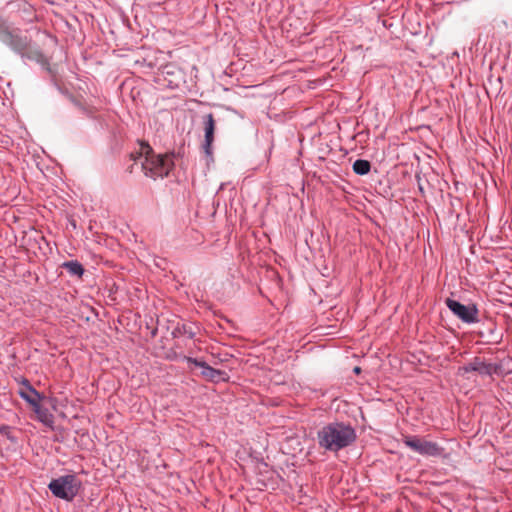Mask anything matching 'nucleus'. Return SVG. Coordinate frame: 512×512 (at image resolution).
Instances as JSON below:
<instances>
[{
	"instance_id": "5",
	"label": "nucleus",
	"mask_w": 512,
	"mask_h": 512,
	"mask_svg": "<svg viewBox=\"0 0 512 512\" xmlns=\"http://www.w3.org/2000/svg\"><path fill=\"white\" fill-rule=\"evenodd\" d=\"M80 483L75 475H65L53 479L48 487L52 494L58 498L71 501L78 494Z\"/></svg>"
},
{
	"instance_id": "13",
	"label": "nucleus",
	"mask_w": 512,
	"mask_h": 512,
	"mask_svg": "<svg viewBox=\"0 0 512 512\" xmlns=\"http://www.w3.org/2000/svg\"><path fill=\"white\" fill-rule=\"evenodd\" d=\"M20 383L24 386V389L19 391L20 397L24 399V396H27L33 399L34 393L38 391L30 384L29 380L26 378H22Z\"/></svg>"
},
{
	"instance_id": "1",
	"label": "nucleus",
	"mask_w": 512,
	"mask_h": 512,
	"mask_svg": "<svg viewBox=\"0 0 512 512\" xmlns=\"http://www.w3.org/2000/svg\"><path fill=\"white\" fill-rule=\"evenodd\" d=\"M355 439V430L351 426L339 422L330 423L318 432L320 447L335 452L349 446Z\"/></svg>"
},
{
	"instance_id": "12",
	"label": "nucleus",
	"mask_w": 512,
	"mask_h": 512,
	"mask_svg": "<svg viewBox=\"0 0 512 512\" xmlns=\"http://www.w3.org/2000/svg\"><path fill=\"white\" fill-rule=\"evenodd\" d=\"M63 267L72 275L81 277L84 273V268L78 261H68L63 264Z\"/></svg>"
},
{
	"instance_id": "17",
	"label": "nucleus",
	"mask_w": 512,
	"mask_h": 512,
	"mask_svg": "<svg viewBox=\"0 0 512 512\" xmlns=\"http://www.w3.org/2000/svg\"><path fill=\"white\" fill-rule=\"evenodd\" d=\"M354 371H355V373H359V372H360V368H359V367H356V368L354 369Z\"/></svg>"
},
{
	"instance_id": "10",
	"label": "nucleus",
	"mask_w": 512,
	"mask_h": 512,
	"mask_svg": "<svg viewBox=\"0 0 512 512\" xmlns=\"http://www.w3.org/2000/svg\"><path fill=\"white\" fill-rule=\"evenodd\" d=\"M42 398L43 397L39 392L34 393L33 399H31L27 396H24V400L32 406L33 411L37 414V418L45 424H51L52 423V415H50L48 413L47 409L43 408L40 405V401Z\"/></svg>"
},
{
	"instance_id": "11",
	"label": "nucleus",
	"mask_w": 512,
	"mask_h": 512,
	"mask_svg": "<svg viewBox=\"0 0 512 512\" xmlns=\"http://www.w3.org/2000/svg\"><path fill=\"white\" fill-rule=\"evenodd\" d=\"M371 170V163L368 160L358 159L353 163V171L358 175H366Z\"/></svg>"
},
{
	"instance_id": "7",
	"label": "nucleus",
	"mask_w": 512,
	"mask_h": 512,
	"mask_svg": "<svg viewBox=\"0 0 512 512\" xmlns=\"http://www.w3.org/2000/svg\"><path fill=\"white\" fill-rule=\"evenodd\" d=\"M204 125V142L202 149L207 157L212 158L213 149L212 144L214 142V133L216 129V121L212 113H209L203 117Z\"/></svg>"
},
{
	"instance_id": "4",
	"label": "nucleus",
	"mask_w": 512,
	"mask_h": 512,
	"mask_svg": "<svg viewBox=\"0 0 512 512\" xmlns=\"http://www.w3.org/2000/svg\"><path fill=\"white\" fill-rule=\"evenodd\" d=\"M2 41L22 57L39 59L43 56L41 50L32 43L27 34H3Z\"/></svg>"
},
{
	"instance_id": "8",
	"label": "nucleus",
	"mask_w": 512,
	"mask_h": 512,
	"mask_svg": "<svg viewBox=\"0 0 512 512\" xmlns=\"http://www.w3.org/2000/svg\"><path fill=\"white\" fill-rule=\"evenodd\" d=\"M185 359L187 360V362L192 363L195 366L201 367L202 368L201 375L208 381L217 383L219 381H227L228 380V376H227L226 372H224L222 370L215 369V368L209 366L204 361H200V360H198L196 358H192V357H185Z\"/></svg>"
},
{
	"instance_id": "3",
	"label": "nucleus",
	"mask_w": 512,
	"mask_h": 512,
	"mask_svg": "<svg viewBox=\"0 0 512 512\" xmlns=\"http://www.w3.org/2000/svg\"><path fill=\"white\" fill-rule=\"evenodd\" d=\"M402 442L413 452L424 456L434 458H446V450L435 441L419 435H402Z\"/></svg>"
},
{
	"instance_id": "16",
	"label": "nucleus",
	"mask_w": 512,
	"mask_h": 512,
	"mask_svg": "<svg viewBox=\"0 0 512 512\" xmlns=\"http://www.w3.org/2000/svg\"><path fill=\"white\" fill-rule=\"evenodd\" d=\"M128 171H129V173H132V172H133V166H130V167L128 168Z\"/></svg>"
},
{
	"instance_id": "2",
	"label": "nucleus",
	"mask_w": 512,
	"mask_h": 512,
	"mask_svg": "<svg viewBox=\"0 0 512 512\" xmlns=\"http://www.w3.org/2000/svg\"><path fill=\"white\" fill-rule=\"evenodd\" d=\"M140 154H145L142 170L147 177L152 179L168 176L174 167L173 153L157 155L147 142H140Z\"/></svg>"
},
{
	"instance_id": "15",
	"label": "nucleus",
	"mask_w": 512,
	"mask_h": 512,
	"mask_svg": "<svg viewBox=\"0 0 512 512\" xmlns=\"http://www.w3.org/2000/svg\"><path fill=\"white\" fill-rule=\"evenodd\" d=\"M383 26H384V27H386V28H390V27L392 26V24L387 25V24H386V20H384V21H383Z\"/></svg>"
},
{
	"instance_id": "9",
	"label": "nucleus",
	"mask_w": 512,
	"mask_h": 512,
	"mask_svg": "<svg viewBox=\"0 0 512 512\" xmlns=\"http://www.w3.org/2000/svg\"><path fill=\"white\" fill-rule=\"evenodd\" d=\"M495 367L492 364L485 363L479 357H475L471 362L459 368V373L478 372L482 375H492L495 372Z\"/></svg>"
},
{
	"instance_id": "6",
	"label": "nucleus",
	"mask_w": 512,
	"mask_h": 512,
	"mask_svg": "<svg viewBox=\"0 0 512 512\" xmlns=\"http://www.w3.org/2000/svg\"><path fill=\"white\" fill-rule=\"evenodd\" d=\"M446 306L465 323H476L478 319V309L476 305H463L460 302L447 298L445 300Z\"/></svg>"
},
{
	"instance_id": "14",
	"label": "nucleus",
	"mask_w": 512,
	"mask_h": 512,
	"mask_svg": "<svg viewBox=\"0 0 512 512\" xmlns=\"http://www.w3.org/2000/svg\"><path fill=\"white\" fill-rule=\"evenodd\" d=\"M139 153H140V149H139L138 151L131 152V153L129 154V158H130V160H132V161H137L138 159H140V158H142V157H145V154H140V155H139Z\"/></svg>"
}]
</instances>
